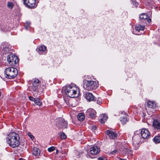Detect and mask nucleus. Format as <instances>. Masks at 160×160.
Masks as SVG:
<instances>
[{
  "mask_svg": "<svg viewBox=\"0 0 160 160\" xmlns=\"http://www.w3.org/2000/svg\"><path fill=\"white\" fill-rule=\"evenodd\" d=\"M58 152V150H56V153H57Z\"/></svg>",
  "mask_w": 160,
  "mask_h": 160,
  "instance_id": "obj_46",
  "label": "nucleus"
},
{
  "mask_svg": "<svg viewBox=\"0 0 160 160\" xmlns=\"http://www.w3.org/2000/svg\"><path fill=\"white\" fill-rule=\"evenodd\" d=\"M97 103H98V104H100L101 103V101L99 100H97Z\"/></svg>",
  "mask_w": 160,
  "mask_h": 160,
  "instance_id": "obj_39",
  "label": "nucleus"
},
{
  "mask_svg": "<svg viewBox=\"0 0 160 160\" xmlns=\"http://www.w3.org/2000/svg\"><path fill=\"white\" fill-rule=\"evenodd\" d=\"M32 153L34 156H38L40 153V150L38 148L34 147L32 151Z\"/></svg>",
  "mask_w": 160,
  "mask_h": 160,
  "instance_id": "obj_17",
  "label": "nucleus"
},
{
  "mask_svg": "<svg viewBox=\"0 0 160 160\" xmlns=\"http://www.w3.org/2000/svg\"><path fill=\"white\" fill-rule=\"evenodd\" d=\"M83 84L84 88L88 91L95 89L98 86V82L91 80H84L83 81Z\"/></svg>",
  "mask_w": 160,
  "mask_h": 160,
  "instance_id": "obj_3",
  "label": "nucleus"
},
{
  "mask_svg": "<svg viewBox=\"0 0 160 160\" xmlns=\"http://www.w3.org/2000/svg\"><path fill=\"white\" fill-rule=\"evenodd\" d=\"M66 94L69 97L74 98L78 96L77 93L79 91L78 88L74 84L68 85L63 88Z\"/></svg>",
  "mask_w": 160,
  "mask_h": 160,
  "instance_id": "obj_2",
  "label": "nucleus"
},
{
  "mask_svg": "<svg viewBox=\"0 0 160 160\" xmlns=\"http://www.w3.org/2000/svg\"><path fill=\"white\" fill-rule=\"evenodd\" d=\"M154 142L156 143L160 142V136H156L153 139Z\"/></svg>",
  "mask_w": 160,
  "mask_h": 160,
  "instance_id": "obj_28",
  "label": "nucleus"
},
{
  "mask_svg": "<svg viewBox=\"0 0 160 160\" xmlns=\"http://www.w3.org/2000/svg\"><path fill=\"white\" fill-rule=\"evenodd\" d=\"M116 152V151H113L112 152V154H114V153L115 152Z\"/></svg>",
  "mask_w": 160,
  "mask_h": 160,
  "instance_id": "obj_44",
  "label": "nucleus"
},
{
  "mask_svg": "<svg viewBox=\"0 0 160 160\" xmlns=\"http://www.w3.org/2000/svg\"><path fill=\"white\" fill-rule=\"evenodd\" d=\"M37 50V51L40 55L45 54L47 52V48L43 45L39 47Z\"/></svg>",
  "mask_w": 160,
  "mask_h": 160,
  "instance_id": "obj_9",
  "label": "nucleus"
},
{
  "mask_svg": "<svg viewBox=\"0 0 160 160\" xmlns=\"http://www.w3.org/2000/svg\"><path fill=\"white\" fill-rule=\"evenodd\" d=\"M120 121L122 124H125L127 121V118L125 116H123L121 117L120 118Z\"/></svg>",
  "mask_w": 160,
  "mask_h": 160,
  "instance_id": "obj_25",
  "label": "nucleus"
},
{
  "mask_svg": "<svg viewBox=\"0 0 160 160\" xmlns=\"http://www.w3.org/2000/svg\"><path fill=\"white\" fill-rule=\"evenodd\" d=\"M34 102L38 106L41 105L42 102L38 98H36Z\"/></svg>",
  "mask_w": 160,
  "mask_h": 160,
  "instance_id": "obj_26",
  "label": "nucleus"
},
{
  "mask_svg": "<svg viewBox=\"0 0 160 160\" xmlns=\"http://www.w3.org/2000/svg\"><path fill=\"white\" fill-rule=\"evenodd\" d=\"M39 80L38 79H35L33 81L31 88L34 91H36L39 85Z\"/></svg>",
  "mask_w": 160,
  "mask_h": 160,
  "instance_id": "obj_10",
  "label": "nucleus"
},
{
  "mask_svg": "<svg viewBox=\"0 0 160 160\" xmlns=\"http://www.w3.org/2000/svg\"><path fill=\"white\" fill-rule=\"evenodd\" d=\"M134 3H135V5L136 6H137V3L136 2H134L133 4H134Z\"/></svg>",
  "mask_w": 160,
  "mask_h": 160,
  "instance_id": "obj_42",
  "label": "nucleus"
},
{
  "mask_svg": "<svg viewBox=\"0 0 160 160\" xmlns=\"http://www.w3.org/2000/svg\"><path fill=\"white\" fill-rule=\"evenodd\" d=\"M85 118L84 114L82 113H79L78 116V118L80 121H82Z\"/></svg>",
  "mask_w": 160,
  "mask_h": 160,
  "instance_id": "obj_22",
  "label": "nucleus"
},
{
  "mask_svg": "<svg viewBox=\"0 0 160 160\" xmlns=\"http://www.w3.org/2000/svg\"><path fill=\"white\" fill-rule=\"evenodd\" d=\"M147 105L148 107L152 108H154L155 106L154 103L150 101L148 102Z\"/></svg>",
  "mask_w": 160,
  "mask_h": 160,
  "instance_id": "obj_23",
  "label": "nucleus"
},
{
  "mask_svg": "<svg viewBox=\"0 0 160 160\" xmlns=\"http://www.w3.org/2000/svg\"><path fill=\"white\" fill-rule=\"evenodd\" d=\"M152 125L153 127L157 129H160V122L157 120H153Z\"/></svg>",
  "mask_w": 160,
  "mask_h": 160,
  "instance_id": "obj_16",
  "label": "nucleus"
},
{
  "mask_svg": "<svg viewBox=\"0 0 160 160\" xmlns=\"http://www.w3.org/2000/svg\"><path fill=\"white\" fill-rule=\"evenodd\" d=\"M141 134L143 139H147L149 137L150 133L148 129L143 128L141 131Z\"/></svg>",
  "mask_w": 160,
  "mask_h": 160,
  "instance_id": "obj_7",
  "label": "nucleus"
},
{
  "mask_svg": "<svg viewBox=\"0 0 160 160\" xmlns=\"http://www.w3.org/2000/svg\"><path fill=\"white\" fill-rule=\"evenodd\" d=\"M18 135L15 132L10 133L7 137V143L12 148L18 147L19 145Z\"/></svg>",
  "mask_w": 160,
  "mask_h": 160,
  "instance_id": "obj_1",
  "label": "nucleus"
},
{
  "mask_svg": "<svg viewBox=\"0 0 160 160\" xmlns=\"http://www.w3.org/2000/svg\"><path fill=\"white\" fill-rule=\"evenodd\" d=\"M14 6V4L12 2H8L7 6L9 8L11 9L13 8Z\"/></svg>",
  "mask_w": 160,
  "mask_h": 160,
  "instance_id": "obj_29",
  "label": "nucleus"
},
{
  "mask_svg": "<svg viewBox=\"0 0 160 160\" xmlns=\"http://www.w3.org/2000/svg\"><path fill=\"white\" fill-rule=\"evenodd\" d=\"M10 47L11 46L9 45H6L3 48V53H7L9 52L10 49Z\"/></svg>",
  "mask_w": 160,
  "mask_h": 160,
  "instance_id": "obj_19",
  "label": "nucleus"
},
{
  "mask_svg": "<svg viewBox=\"0 0 160 160\" xmlns=\"http://www.w3.org/2000/svg\"><path fill=\"white\" fill-rule=\"evenodd\" d=\"M28 135L29 137L32 140H33V139H34V138L32 135H31L30 133H28Z\"/></svg>",
  "mask_w": 160,
  "mask_h": 160,
  "instance_id": "obj_34",
  "label": "nucleus"
},
{
  "mask_svg": "<svg viewBox=\"0 0 160 160\" xmlns=\"http://www.w3.org/2000/svg\"><path fill=\"white\" fill-rule=\"evenodd\" d=\"M139 142H133L132 143V146L133 147V149L135 150H137L139 147V145L138 144Z\"/></svg>",
  "mask_w": 160,
  "mask_h": 160,
  "instance_id": "obj_27",
  "label": "nucleus"
},
{
  "mask_svg": "<svg viewBox=\"0 0 160 160\" xmlns=\"http://www.w3.org/2000/svg\"><path fill=\"white\" fill-rule=\"evenodd\" d=\"M100 151L99 148L96 146L92 147L90 148V154L92 155H96L98 154Z\"/></svg>",
  "mask_w": 160,
  "mask_h": 160,
  "instance_id": "obj_11",
  "label": "nucleus"
},
{
  "mask_svg": "<svg viewBox=\"0 0 160 160\" xmlns=\"http://www.w3.org/2000/svg\"><path fill=\"white\" fill-rule=\"evenodd\" d=\"M122 152L126 154L131 155L132 154L131 150L126 147H123L121 149Z\"/></svg>",
  "mask_w": 160,
  "mask_h": 160,
  "instance_id": "obj_14",
  "label": "nucleus"
},
{
  "mask_svg": "<svg viewBox=\"0 0 160 160\" xmlns=\"http://www.w3.org/2000/svg\"><path fill=\"white\" fill-rule=\"evenodd\" d=\"M48 150L49 152H51L55 150V148L53 146H52L48 148Z\"/></svg>",
  "mask_w": 160,
  "mask_h": 160,
  "instance_id": "obj_32",
  "label": "nucleus"
},
{
  "mask_svg": "<svg viewBox=\"0 0 160 160\" xmlns=\"http://www.w3.org/2000/svg\"><path fill=\"white\" fill-rule=\"evenodd\" d=\"M145 20H147V21L148 22H151V19L150 18H147V19H146Z\"/></svg>",
  "mask_w": 160,
  "mask_h": 160,
  "instance_id": "obj_37",
  "label": "nucleus"
},
{
  "mask_svg": "<svg viewBox=\"0 0 160 160\" xmlns=\"http://www.w3.org/2000/svg\"><path fill=\"white\" fill-rule=\"evenodd\" d=\"M85 98L88 101H91L94 99V97L92 93L87 92L85 94Z\"/></svg>",
  "mask_w": 160,
  "mask_h": 160,
  "instance_id": "obj_15",
  "label": "nucleus"
},
{
  "mask_svg": "<svg viewBox=\"0 0 160 160\" xmlns=\"http://www.w3.org/2000/svg\"><path fill=\"white\" fill-rule=\"evenodd\" d=\"M148 4H149L150 5H151L152 4V3H151V2H148Z\"/></svg>",
  "mask_w": 160,
  "mask_h": 160,
  "instance_id": "obj_40",
  "label": "nucleus"
},
{
  "mask_svg": "<svg viewBox=\"0 0 160 160\" xmlns=\"http://www.w3.org/2000/svg\"><path fill=\"white\" fill-rule=\"evenodd\" d=\"M18 73L17 69L13 67L7 68L4 71L5 76L9 79L13 78L15 77Z\"/></svg>",
  "mask_w": 160,
  "mask_h": 160,
  "instance_id": "obj_4",
  "label": "nucleus"
},
{
  "mask_svg": "<svg viewBox=\"0 0 160 160\" xmlns=\"http://www.w3.org/2000/svg\"><path fill=\"white\" fill-rule=\"evenodd\" d=\"M140 137L138 135H134L133 137V142H139L140 140Z\"/></svg>",
  "mask_w": 160,
  "mask_h": 160,
  "instance_id": "obj_20",
  "label": "nucleus"
},
{
  "mask_svg": "<svg viewBox=\"0 0 160 160\" xmlns=\"http://www.w3.org/2000/svg\"><path fill=\"white\" fill-rule=\"evenodd\" d=\"M59 121L60 125H59L60 128H66L68 125L67 122L65 121L62 118H59Z\"/></svg>",
  "mask_w": 160,
  "mask_h": 160,
  "instance_id": "obj_13",
  "label": "nucleus"
},
{
  "mask_svg": "<svg viewBox=\"0 0 160 160\" xmlns=\"http://www.w3.org/2000/svg\"><path fill=\"white\" fill-rule=\"evenodd\" d=\"M7 60L11 66L14 65L18 63L19 61L17 57L12 54H10L7 56Z\"/></svg>",
  "mask_w": 160,
  "mask_h": 160,
  "instance_id": "obj_5",
  "label": "nucleus"
},
{
  "mask_svg": "<svg viewBox=\"0 0 160 160\" xmlns=\"http://www.w3.org/2000/svg\"><path fill=\"white\" fill-rule=\"evenodd\" d=\"M91 129L93 131L96 129V127L95 126H92L91 127Z\"/></svg>",
  "mask_w": 160,
  "mask_h": 160,
  "instance_id": "obj_36",
  "label": "nucleus"
},
{
  "mask_svg": "<svg viewBox=\"0 0 160 160\" xmlns=\"http://www.w3.org/2000/svg\"><path fill=\"white\" fill-rule=\"evenodd\" d=\"M96 113L95 110L92 108L88 109L86 112V115L92 118H93L95 117Z\"/></svg>",
  "mask_w": 160,
  "mask_h": 160,
  "instance_id": "obj_8",
  "label": "nucleus"
},
{
  "mask_svg": "<svg viewBox=\"0 0 160 160\" xmlns=\"http://www.w3.org/2000/svg\"><path fill=\"white\" fill-rule=\"evenodd\" d=\"M136 30L139 32L140 30H143L145 29V26H141V25H138L135 27Z\"/></svg>",
  "mask_w": 160,
  "mask_h": 160,
  "instance_id": "obj_21",
  "label": "nucleus"
},
{
  "mask_svg": "<svg viewBox=\"0 0 160 160\" xmlns=\"http://www.w3.org/2000/svg\"><path fill=\"white\" fill-rule=\"evenodd\" d=\"M35 1L36 0H23L24 5L30 8L35 7Z\"/></svg>",
  "mask_w": 160,
  "mask_h": 160,
  "instance_id": "obj_6",
  "label": "nucleus"
},
{
  "mask_svg": "<svg viewBox=\"0 0 160 160\" xmlns=\"http://www.w3.org/2000/svg\"><path fill=\"white\" fill-rule=\"evenodd\" d=\"M18 160H25V159H24L23 158H20Z\"/></svg>",
  "mask_w": 160,
  "mask_h": 160,
  "instance_id": "obj_41",
  "label": "nucleus"
},
{
  "mask_svg": "<svg viewBox=\"0 0 160 160\" xmlns=\"http://www.w3.org/2000/svg\"><path fill=\"white\" fill-rule=\"evenodd\" d=\"M119 160H125L124 159H122V158H120Z\"/></svg>",
  "mask_w": 160,
  "mask_h": 160,
  "instance_id": "obj_45",
  "label": "nucleus"
},
{
  "mask_svg": "<svg viewBox=\"0 0 160 160\" xmlns=\"http://www.w3.org/2000/svg\"><path fill=\"white\" fill-rule=\"evenodd\" d=\"M101 118L100 120V122L101 123L103 124L106 121L108 118V117L105 114H102V115H101Z\"/></svg>",
  "mask_w": 160,
  "mask_h": 160,
  "instance_id": "obj_18",
  "label": "nucleus"
},
{
  "mask_svg": "<svg viewBox=\"0 0 160 160\" xmlns=\"http://www.w3.org/2000/svg\"><path fill=\"white\" fill-rule=\"evenodd\" d=\"M29 98L30 101H33L34 102L36 99V98H34L32 96L29 97Z\"/></svg>",
  "mask_w": 160,
  "mask_h": 160,
  "instance_id": "obj_33",
  "label": "nucleus"
},
{
  "mask_svg": "<svg viewBox=\"0 0 160 160\" xmlns=\"http://www.w3.org/2000/svg\"><path fill=\"white\" fill-rule=\"evenodd\" d=\"M148 15L146 13H142L139 15V18L140 19L146 20L148 18Z\"/></svg>",
  "mask_w": 160,
  "mask_h": 160,
  "instance_id": "obj_24",
  "label": "nucleus"
},
{
  "mask_svg": "<svg viewBox=\"0 0 160 160\" xmlns=\"http://www.w3.org/2000/svg\"><path fill=\"white\" fill-rule=\"evenodd\" d=\"M98 160H106L105 158L100 157L98 158Z\"/></svg>",
  "mask_w": 160,
  "mask_h": 160,
  "instance_id": "obj_35",
  "label": "nucleus"
},
{
  "mask_svg": "<svg viewBox=\"0 0 160 160\" xmlns=\"http://www.w3.org/2000/svg\"><path fill=\"white\" fill-rule=\"evenodd\" d=\"M134 3H135V5L136 6H137V3L136 2H134L133 4H134Z\"/></svg>",
  "mask_w": 160,
  "mask_h": 160,
  "instance_id": "obj_43",
  "label": "nucleus"
},
{
  "mask_svg": "<svg viewBox=\"0 0 160 160\" xmlns=\"http://www.w3.org/2000/svg\"><path fill=\"white\" fill-rule=\"evenodd\" d=\"M106 133L111 139H114L117 138V134L112 131L107 130Z\"/></svg>",
  "mask_w": 160,
  "mask_h": 160,
  "instance_id": "obj_12",
  "label": "nucleus"
},
{
  "mask_svg": "<svg viewBox=\"0 0 160 160\" xmlns=\"http://www.w3.org/2000/svg\"><path fill=\"white\" fill-rule=\"evenodd\" d=\"M87 157L88 158L89 157V158H93V157H92L91 156H90V155H88V156H87Z\"/></svg>",
  "mask_w": 160,
  "mask_h": 160,
  "instance_id": "obj_38",
  "label": "nucleus"
},
{
  "mask_svg": "<svg viewBox=\"0 0 160 160\" xmlns=\"http://www.w3.org/2000/svg\"><path fill=\"white\" fill-rule=\"evenodd\" d=\"M31 23L30 22H26L25 25V28L26 30L28 29V28L30 27Z\"/></svg>",
  "mask_w": 160,
  "mask_h": 160,
  "instance_id": "obj_31",
  "label": "nucleus"
},
{
  "mask_svg": "<svg viewBox=\"0 0 160 160\" xmlns=\"http://www.w3.org/2000/svg\"><path fill=\"white\" fill-rule=\"evenodd\" d=\"M60 136L61 138L62 139H65L67 137L66 135L63 132H60Z\"/></svg>",
  "mask_w": 160,
  "mask_h": 160,
  "instance_id": "obj_30",
  "label": "nucleus"
}]
</instances>
